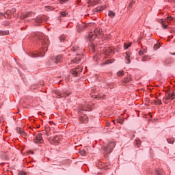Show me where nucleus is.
Segmentation results:
<instances>
[{
	"label": "nucleus",
	"mask_w": 175,
	"mask_h": 175,
	"mask_svg": "<svg viewBox=\"0 0 175 175\" xmlns=\"http://www.w3.org/2000/svg\"><path fill=\"white\" fill-rule=\"evenodd\" d=\"M118 122L119 124H124V120L120 119V120L118 121Z\"/></svg>",
	"instance_id": "obj_38"
},
{
	"label": "nucleus",
	"mask_w": 175,
	"mask_h": 175,
	"mask_svg": "<svg viewBox=\"0 0 175 175\" xmlns=\"http://www.w3.org/2000/svg\"><path fill=\"white\" fill-rule=\"evenodd\" d=\"M135 142H136L137 147H138V148L140 147V144H141L142 142H140V140H139V139L135 140Z\"/></svg>",
	"instance_id": "obj_32"
},
{
	"label": "nucleus",
	"mask_w": 175,
	"mask_h": 175,
	"mask_svg": "<svg viewBox=\"0 0 175 175\" xmlns=\"http://www.w3.org/2000/svg\"><path fill=\"white\" fill-rule=\"evenodd\" d=\"M79 153L81 155L84 156L85 154H87V151H85L83 149L80 150Z\"/></svg>",
	"instance_id": "obj_23"
},
{
	"label": "nucleus",
	"mask_w": 175,
	"mask_h": 175,
	"mask_svg": "<svg viewBox=\"0 0 175 175\" xmlns=\"http://www.w3.org/2000/svg\"><path fill=\"white\" fill-rule=\"evenodd\" d=\"M108 16L113 18V17L116 16V13H114L113 11H109L108 13Z\"/></svg>",
	"instance_id": "obj_18"
},
{
	"label": "nucleus",
	"mask_w": 175,
	"mask_h": 175,
	"mask_svg": "<svg viewBox=\"0 0 175 175\" xmlns=\"http://www.w3.org/2000/svg\"><path fill=\"white\" fill-rule=\"evenodd\" d=\"M80 110H81L82 111H87V109L85 107H81Z\"/></svg>",
	"instance_id": "obj_39"
},
{
	"label": "nucleus",
	"mask_w": 175,
	"mask_h": 175,
	"mask_svg": "<svg viewBox=\"0 0 175 175\" xmlns=\"http://www.w3.org/2000/svg\"><path fill=\"white\" fill-rule=\"evenodd\" d=\"M38 38L41 40L42 51H40L39 53H31V57H33V58L43 57L46 51H47V47H49V44L50 43V41H49V37L44 36V34L40 35Z\"/></svg>",
	"instance_id": "obj_1"
},
{
	"label": "nucleus",
	"mask_w": 175,
	"mask_h": 175,
	"mask_svg": "<svg viewBox=\"0 0 175 175\" xmlns=\"http://www.w3.org/2000/svg\"><path fill=\"white\" fill-rule=\"evenodd\" d=\"M132 44V42H130L129 44L124 43V49L126 50L128 49L129 47H131Z\"/></svg>",
	"instance_id": "obj_24"
},
{
	"label": "nucleus",
	"mask_w": 175,
	"mask_h": 175,
	"mask_svg": "<svg viewBox=\"0 0 175 175\" xmlns=\"http://www.w3.org/2000/svg\"><path fill=\"white\" fill-rule=\"evenodd\" d=\"M32 16V12H29L26 14H24L22 17L23 18H28V17H31Z\"/></svg>",
	"instance_id": "obj_16"
},
{
	"label": "nucleus",
	"mask_w": 175,
	"mask_h": 175,
	"mask_svg": "<svg viewBox=\"0 0 175 175\" xmlns=\"http://www.w3.org/2000/svg\"><path fill=\"white\" fill-rule=\"evenodd\" d=\"M54 143H58L59 142V137L58 136H55L53 139Z\"/></svg>",
	"instance_id": "obj_22"
},
{
	"label": "nucleus",
	"mask_w": 175,
	"mask_h": 175,
	"mask_svg": "<svg viewBox=\"0 0 175 175\" xmlns=\"http://www.w3.org/2000/svg\"><path fill=\"white\" fill-rule=\"evenodd\" d=\"M57 94V98H66V96H69V93L62 92L60 93H56Z\"/></svg>",
	"instance_id": "obj_10"
},
{
	"label": "nucleus",
	"mask_w": 175,
	"mask_h": 175,
	"mask_svg": "<svg viewBox=\"0 0 175 175\" xmlns=\"http://www.w3.org/2000/svg\"><path fill=\"white\" fill-rule=\"evenodd\" d=\"M16 131L18 133L22 136V137H27V133H25L22 128H17Z\"/></svg>",
	"instance_id": "obj_9"
},
{
	"label": "nucleus",
	"mask_w": 175,
	"mask_h": 175,
	"mask_svg": "<svg viewBox=\"0 0 175 175\" xmlns=\"http://www.w3.org/2000/svg\"><path fill=\"white\" fill-rule=\"evenodd\" d=\"M167 143H169L170 144H173V143H174V139L173 138L168 139Z\"/></svg>",
	"instance_id": "obj_25"
},
{
	"label": "nucleus",
	"mask_w": 175,
	"mask_h": 175,
	"mask_svg": "<svg viewBox=\"0 0 175 175\" xmlns=\"http://www.w3.org/2000/svg\"><path fill=\"white\" fill-rule=\"evenodd\" d=\"M104 53L107 55L111 53H113V50L110 48H105L103 49Z\"/></svg>",
	"instance_id": "obj_13"
},
{
	"label": "nucleus",
	"mask_w": 175,
	"mask_h": 175,
	"mask_svg": "<svg viewBox=\"0 0 175 175\" xmlns=\"http://www.w3.org/2000/svg\"><path fill=\"white\" fill-rule=\"evenodd\" d=\"M78 50H79V47H73L72 49V51L74 52L78 51Z\"/></svg>",
	"instance_id": "obj_35"
},
{
	"label": "nucleus",
	"mask_w": 175,
	"mask_h": 175,
	"mask_svg": "<svg viewBox=\"0 0 175 175\" xmlns=\"http://www.w3.org/2000/svg\"><path fill=\"white\" fill-rule=\"evenodd\" d=\"M60 42H64V40H65V39H66V37L65 36H61L59 38Z\"/></svg>",
	"instance_id": "obj_27"
},
{
	"label": "nucleus",
	"mask_w": 175,
	"mask_h": 175,
	"mask_svg": "<svg viewBox=\"0 0 175 175\" xmlns=\"http://www.w3.org/2000/svg\"><path fill=\"white\" fill-rule=\"evenodd\" d=\"M172 20H173V17L168 16L167 17V18L161 21V25H162V27L164 28V29H166V28H167V25L170 24V21H172Z\"/></svg>",
	"instance_id": "obj_6"
},
{
	"label": "nucleus",
	"mask_w": 175,
	"mask_h": 175,
	"mask_svg": "<svg viewBox=\"0 0 175 175\" xmlns=\"http://www.w3.org/2000/svg\"><path fill=\"white\" fill-rule=\"evenodd\" d=\"M94 34L92 33H90L88 36V39L90 42H92V40H94L95 38H96V36H99V35H102V29H96L94 31Z\"/></svg>",
	"instance_id": "obj_3"
},
{
	"label": "nucleus",
	"mask_w": 175,
	"mask_h": 175,
	"mask_svg": "<svg viewBox=\"0 0 175 175\" xmlns=\"http://www.w3.org/2000/svg\"><path fill=\"white\" fill-rule=\"evenodd\" d=\"M90 49H92V50H95V46L94 45H92L90 46Z\"/></svg>",
	"instance_id": "obj_41"
},
{
	"label": "nucleus",
	"mask_w": 175,
	"mask_h": 175,
	"mask_svg": "<svg viewBox=\"0 0 175 175\" xmlns=\"http://www.w3.org/2000/svg\"><path fill=\"white\" fill-rule=\"evenodd\" d=\"M5 18H10V11H8L3 14Z\"/></svg>",
	"instance_id": "obj_15"
},
{
	"label": "nucleus",
	"mask_w": 175,
	"mask_h": 175,
	"mask_svg": "<svg viewBox=\"0 0 175 175\" xmlns=\"http://www.w3.org/2000/svg\"><path fill=\"white\" fill-rule=\"evenodd\" d=\"M175 98V92H170L165 94V96L163 98V102L166 103V100H174Z\"/></svg>",
	"instance_id": "obj_5"
},
{
	"label": "nucleus",
	"mask_w": 175,
	"mask_h": 175,
	"mask_svg": "<svg viewBox=\"0 0 175 175\" xmlns=\"http://www.w3.org/2000/svg\"><path fill=\"white\" fill-rule=\"evenodd\" d=\"M148 59H150L148 56H144L142 57V62H146V61H148Z\"/></svg>",
	"instance_id": "obj_21"
},
{
	"label": "nucleus",
	"mask_w": 175,
	"mask_h": 175,
	"mask_svg": "<svg viewBox=\"0 0 175 175\" xmlns=\"http://www.w3.org/2000/svg\"><path fill=\"white\" fill-rule=\"evenodd\" d=\"M18 175H27V172L24 171H21L18 172Z\"/></svg>",
	"instance_id": "obj_34"
},
{
	"label": "nucleus",
	"mask_w": 175,
	"mask_h": 175,
	"mask_svg": "<svg viewBox=\"0 0 175 175\" xmlns=\"http://www.w3.org/2000/svg\"><path fill=\"white\" fill-rule=\"evenodd\" d=\"M4 35H9V31H0V36H3Z\"/></svg>",
	"instance_id": "obj_17"
},
{
	"label": "nucleus",
	"mask_w": 175,
	"mask_h": 175,
	"mask_svg": "<svg viewBox=\"0 0 175 175\" xmlns=\"http://www.w3.org/2000/svg\"><path fill=\"white\" fill-rule=\"evenodd\" d=\"M133 3H135V1H133V0H132V1L130 2L129 5V9H132V6H133Z\"/></svg>",
	"instance_id": "obj_30"
},
{
	"label": "nucleus",
	"mask_w": 175,
	"mask_h": 175,
	"mask_svg": "<svg viewBox=\"0 0 175 175\" xmlns=\"http://www.w3.org/2000/svg\"><path fill=\"white\" fill-rule=\"evenodd\" d=\"M33 142L38 144H42L43 143V138L42 137V133H38L36 138L33 139Z\"/></svg>",
	"instance_id": "obj_8"
},
{
	"label": "nucleus",
	"mask_w": 175,
	"mask_h": 175,
	"mask_svg": "<svg viewBox=\"0 0 175 175\" xmlns=\"http://www.w3.org/2000/svg\"><path fill=\"white\" fill-rule=\"evenodd\" d=\"M117 75L120 77V76H124V70H121V71H119L118 73H117Z\"/></svg>",
	"instance_id": "obj_29"
},
{
	"label": "nucleus",
	"mask_w": 175,
	"mask_h": 175,
	"mask_svg": "<svg viewBox=\"0 0 175 175\" xmlns=\"http://www.w3.org/2000/svg\"><path fill=\"white\" fill-rule=\"evenodd\" d=\"M83 70V68H74L70 71V74L73 77H77L80 75V72Z\"/></svg>",
	"instance_id": "obj_7"
},
{
	"label": "nucleus",
	"mask_w": 175,
	"mask_h": 175,
	"mask_svg": "<svg viewBox=\"0 0 175 175\" xmlns=\"http://www.w3.org/2000/svg\"><path fill=\"white\" fill-rule=\"evenodd\" d=\"M116 147V144L114 142H110L108 144L107 146L104 147L105 154H110L113 151V148Z\"/></svg>",
	"instance_id": "obj_4"
},
{
	"label": "nucleus",
	"mask_w": 175,
	"mask_h": 175,
	"mask_svg": "<svg viewBox=\"0 0 175 175\" xmlns=\"http://www.w3.org/2000/svg\"><path fill=\"white\" fill-rule=\"evenodd\" d=\"M159 47H161V44H155L154 45V50H158V49H159Z\"/></svg>",
	"instance_id": "obj_28"
},
{
	"label": "nucleus",
	"mask_w": 175,
	"mask_h": 175,
	"mask_svg": "<svg viewBox=\"0 0 175 175\" xmlns=\"http://www.w3.org/2000/svg\"><path fill=\"white\" fill-rule=\"evenodd\" d=\"M61 14H62V16H63V17H65V16H66L67 14H66V12L63 11L61 12Z\"/></svg>",
	"instance_id": "obj_37"
},
{
	"label": "nucleus",
	"mask_w": 175,
	"mask_h": 175,
	"mask_svg": "<svg viewBox=\"0 0 175 175\" xmlns=\"http://www.w3.org/2000/svg\"><path fill=\"white\" fill-rule=\"evenodd\" d=\"M157 175H162V173L160 171L157 172Z\"/></svg>",
	"instance_id": "obj_40"
},
{
	"label": "nucleus",
	"mask_w": 175,
	"mask_h": 175,
	"mask_svg": "<svg viewBox=\"0 0 175 175\" xmlns=\"http://www.w3.org/2000/svg\"><path fill=\"white\" fill-rule=\"evenodd\" d=\"M146 53H147V51H146V49H144L143 51H139V55H144Z\"/></svg>",
	"instance_id": "obj_26"
},
{
	"label": "nucleus",
	"mask_w": 175,
	"mask_h": 175,
	"mask_svg": "<svg viewBox=\"0 0 175 175\" xmlns=\"http://www.w3.org/2000/svg\"><path fill=\"white\" fill-rule=\"evenodd\" d=\"M113 62H114V59H108L106 61L105 64H113Z\"/></svg>",
	"instance_id": "obj_31"
},
{
	"label": "nucleus",
	"mask_w": 175,
	"mask_h": 175,
	"mask_svg": "<svg viewBox=\"0 0 175 175\" xmlns=\"http://www.w3.org/2000/svg\"><path fill=\"white\" fill-rule=\"evenodd\" d=\"M85 28V25L84 23L79 25L78 28H77V31L78 32H81L83 31V29Z\"/></svg>",
	"instance_id": "obj_14"
},
{
	"label": "nucleus",
	"mask_w": 175,
	"mask_h": 175,
	"mask_svg": "<svg viewBox=\"0 0 175 175\" xmlns=\"http://www.w3.org/2000/svg\"><path fill=\"white\" fill-rule=\"evenodd\" d=\"M49 62L51 66H55V65L59 64V62H62V55H59L55 57H51Z\"/></svg>",
	"instance_id": "obj_2"
},
{
	"label": "nucleus",
	"mask_w": 175,
	"mask_h": 175,
	"mask_svg": "<svg viewBox=\"0 0 175 175\" xmlns=\"http://www.w3.org/2000/svg\"><path fill=\"white\" fill-rule=\"evenodd\" d=\"M91 5H96V3H99V0H90Z\"/></svg>",
	"instance_id": "obj_20"
},
{
	"label": "nucleus",
	"mask_w": 175,
	"mask_h": 175,
	"mask_svg": "<svg viewBox=\"0 0 175 175\" xmlns=\"http://www.w3.org/2000/svg\"><path fill=\"white\" fill-rule=\"evenodd\" d=\"M43 19H42V17L39 16L37 17L36 19V23H38V24H40V23H42Z\"/></svg>",
	"instance_id": "obj_19"
},
{
	"label": "nucleus",
	"mask_w": 175,
	"mask_h": 175,
	"mask_svg": "<svg viewBox=\"0 0 175 175\" xmlns=\"http://www.w3.org/2000/svg\"><path fill=\"white\" fill-rule=\"evenodd\" d=\"M59 2H60V3H66V2H68V1H69V0H59Z\"/></svg>",
	"instance_id": "obj_36"
},
{
	"label": "nucleus",
	"mask_w": 175,
	"mask_h": 175,
	"mask_svg": "<svg viewBox=\"0 0 175 175\" xmlns=\"http://www.w3.org/2000/svg\"><path fill=\"white\" fill-rule=\"evenodd\" d=\"M131 54L129 53H126L125 59L126 61V64H131Z\"/></svg>",
	"instance_id": "obj_12"
},
{
	"label": "nucleus",
	"mask_w": 175,
	"mask_h": 175,
	"mask_svg": "<svg viewBox=\"0 0 175 175\" xmlns=\"http://www.w3.org/2000/svg\"><path fill=\"white\" fill-rule=\"evenodd\" d=\"M79 121H81V122H83V124H87L88 122V117L87 116H81L79 118Z\"/></svg>",
	"instance_id": "obj_11"
},
{
	"label": "nucleus",
	"mask_w": 175,
	"mask_h": 175,
	"mask_svg": "<svg viewBox=\"0 0 175 175\" xmlns=\"http://www.w3.org/2000/svg\"><path fill=\"white\" fill-rule=\"evenodd\" d=\"M162 104V101L159 99H157L156 101H155V105H161Z\"/></svg>",
	"instance_id": "obj_33"
}]
</instances>
